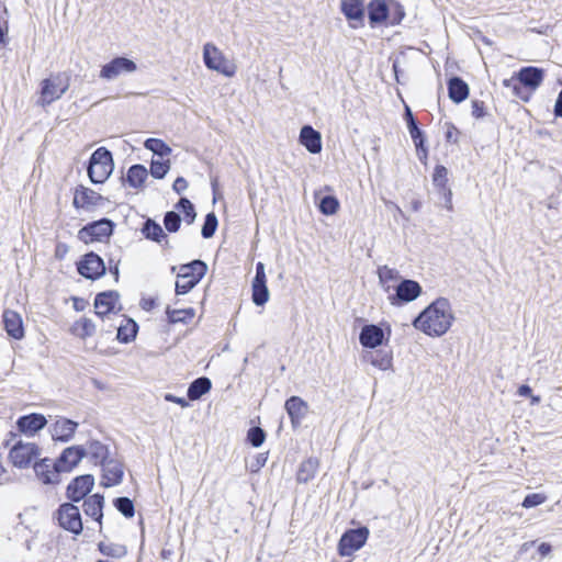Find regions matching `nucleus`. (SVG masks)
Wrapping results in <instances>:
<instances>
[{
  "mask_svg": "<svg viewBox=\"0 0 562 562\" xmlns=\"http://www.w3.org/2000/svg\"><path fill=\"white\" fill-rule=\"evenodd\" d=\"M2 322L7 334L11 338L21 340L24 337L23 321L19 313L5 310L2 315Z\"/></svg>",
  "mask_w": 562,
  "mask_h": 562,
  "instance_id": "5701e85b",
  "label": "nucleus"
},
{
  "mask_svg": "<svg viewBox=\"0 0 562 562\" xmlns=\"http://www.w3.org/2000/svg\"><path fill=\"white\" fill-rule=\"evenodd\" d=\"M218 225L217 217L214 212L207 213L202 225L201 235L209 239L214 236Z\"/></svg>",
  "mask_w": 562,
  "mask_h": 562,
  "instance_id": "09e8293b",
  "label": "nucleus"
},
{
  "mask_svg": "<svg viewBox=\"0 0 562 562\" xmlns=\"http://www.w3.org/2000/svg\"><path fill=\"white\" fill-rule=\"evenodd\" d=\"M359 341L362 347L374 349L383 344L384 331L379 325H364L361 328Z\"/></svg>",
  "mask_w": 562,
  "mask_h": 562,
  "instance_id": "4be33fe9",
  "label": "nucleus"
},
{
  "mask_svg": "<svg viewBox=\"0 0 562 562\" xmlns=\"http://www.w3.org/2000/svg\"><path fill=\"white\" fill-rule=\"evenodd\" d=\"M423 293L422 285L412 279H402L387 295V301L392 306H403L415 301Z\"/></svg>",
  "mask_w": 562,
  "mask_h": 562,
  "instance_id": "423d86ee",
  "label": "nucleus"
},
{
  "mask_svg": "<svg viewBox=\"0 0 562 562\" xmlns=\"http://www.w3.org/2000/svg\"><path fill=\"white\" fill-rule=\"evenodd\" d=\"M211 387V380L206 376H200L190 383L187 391L188 398L191 401H196L204 394L209 393Z\"/></svg>",
  "mask_w": 562,
  "mask_h": 562,
  "instance_id": "473e14b6",
  "label": "nucleus"
},
{
  "mask_svg": "<svg viewBox=\"0 0 562 562\" xmlns=\"http://www.w3.org/2000/svg\"><path fill=\"white\" fill-rule=\"evenodd\" d=\"M448 95L454 103H461L469 97V85L460 77L454 76L448 80Z\"/></svg>",
  "mask_w": 562,
  "mask_h": 562,
  "instance_id": "cd10ccee",
  "label": "nucleus"
},
{
  "mask_svg": "<svg viewBox=\"0 0 562 562\" xmlns=\"http://www.w3.org/2000/svg\"><path fill=\"white\" fill-rule=\"evenodd\" d=\"M176 209L183 213V218L188 224H192L196 217V212L192 202L187 198H180Z\"/></svg>",
  "mask_w": 562,
  "mask_h": 562,
  "instance_id": "49530a36",
  "label": "nucleus"
},
{
  "mask_svg": "<svg viewBox=\"0 0 562 562\" xmlns=\"http://www.w3.org/2000/svg\"><path fill=\"white\" fill-rule=\"evenodd\" d=\"M406 125H407L408 132H412V131H415V130L419 128L418 125H417V121L415 119H412L411 121H407Z\"/></svg>",
  "mask_w": 562,
  "mask_h": 562,
  "instance_id": "338daca9",
  "label": "nucleus"
},
{
  "mask_svg": "<svg viewBox=\"0 0 562 562\" xmlns=\"http://www.w3.org/2000/svg\"><path fill=\"white\" fill-rule=\"evenodd\" d=\"M169 323H187L188 321L194 317V310L192 307L183 308V310H172L167 307L166 311Z\"/></svg>",
  "mask_w": 562,
  "mask_h": 562,
  "instance_id": "ea45409f",
  "label": "nucleus"
},
{
  "mask_svg": "<svg viewBox=\"0 0 562 562\" xmlns=\"http://www.w3.org/2000/svg\"><path fill=\"white\" fill-rule=\"evenodd\" d=\"M389 0H371L368 3V19L369 24L372 29L386 23L390 16V10L387 9Z\"/></svg>",
  "mask_w": 562,
  "mask_h": 562,
  "instance_id": "412c9836",
  "label": "nucleus"
},
{
  "mask_svg": "<svg viewBox=\"0 0 562 562\" xmlns=\"http://www.w3.org/2000/svg\"><path fill=\"white\" fill-rule=\"evenodd\" d=\"M103 505H104V497L103 495L97 493L83 502V512L87 516L93 518L94 520L101 522V519L103 517Z\"/></svg>",
  "mask_w": 562,
  "mask_h": 562,
  "instance_id": "c85d7f7f",
  "label": "nucleus"
},
{
  "mask_svg": "<svg viewBox=\"0 0 562 562\" xmlns=\"http://www.w3.org/2000/svg\"><path fill=\"white\" fill-rule=\"evenodd\" d=\"M165 400L167 402L176 403V404L180 405L181 407H188L189 406V403H188V401L184 397H178V396H176L173 394H170V393H167L165 395Z\"/></svg>",
  "mask_w": 562,
  "mask_h": 562,
  "instance_id": "4d7b16f0",
  "label": "nucleus"
},
{
  "mask_svg": "<svg viewBox=\"0 0 562 562\" xmlns=\"http://www.w3.org/2000/svg\"><path fill=\"white\" fill-rule=\"evenodd\" d=\"M70 78L66 72H57L49 78L42 80L37 105L45 108L54 101L59 100L68 90Z\"/></svg>",
  "mask_w": 562,
  "mask_h": 562,
  "instance_id": "20e7f679",
  "label": "nucleus"
},
{
  "mask_svg": "<svg viewBox=\"0 0 562 562\" xmlns=\"http://www.w3.org/2000/svg\"><path fill=\"white\" fill-rule=\"evenodd\" d=\"M101 467L103 471L101 485L104 487H111L122 482L124 470L121 462L109 459L102 463Z\"/></svg>",
  "mask_w": 562,
  "mask_h": 562,
  "instance_id": "6ab92c4d",
  "label": "nucleus"
},
{
  "mask_svg": "<svg viewBox=\"0 0 562 562\" xmlns=\"http://www.w3.org/2000/svg\"><path fill=\"white\" fill-rule=\"evenodd\" d=\"M453 321L449 300L438 297L415 317L413 326L430 337H440L450 329Z\"/></svg>",
  "mask_w": 562,
  "mask_h": 562,
  "instance_id": "f03ea898",
  "label": "nucleus"
},
{
  "mask_svg": "<svg viewBox=\"0 0 562 562\" xmlns=\"http://www.w3.org/2000/svg\"><path fill=\"white\" fill-rule=\"evenodd\" d=\"M367 359L372 366L380 370H387L392 366V356L384 351L370 352Z\"/></svg>",
  "mask_w": 562,
  "mask_h": 562,
  "instance_id": "a19ab883",
  "label": "nucleus"
},
{
  "mask_svg": "<svg viewBox=\"0 0 562 562\" xmlns=\"http://www.w3.org/2000/svg\"><path fill=\"white\" fill-rule=\"evenodd\" d=\"M554 115L562 117V90L559 92L554 104Z\"/></svg>",
  "mask_w": 562,
  "mask_h": 562,
  "instance_id": "680f3d73",
  "label": "nucleus"
},
{
  "mask_svg": "<svg viewBox=\"0 0 562 562\" xmlns=\"http://www.w3.org/2000/svg\"><path fill=\"white\" fill-rule=\"evenodd\" d=\"M252 302L257 306H263L269 300V290L267 286V280H252Z\"/></svg>",
  "mask_w": 562,
  "mask_h": 562,
  "instance_id": "e433bc0d",
  "label": "nucleus"
},
{
  "mask_svg": "<svg viewBox=\"0 0 562 562\" xmlns=\"http://www.w3.org/2000/svg\"><path fill=\"white\" fill-rule=\"evenodd\" d=\"M532 390L529 385L522 384L518 387L517 394L522 397L531 396Z\"/></svg>",
  "mask_w": 562,
  "mask_h": 562,
  "instance_id": "0e129e2a",
  "label": "nucleus"
},
{
  "mask_svg": "<svg viewBox=\"0 0 562 562\" xmlns=\"http://www.w3.org/2000/svg\"><path fill=\"white\" fill-rule=\"evenodd\" d=\"M140 305H142V307H143L144 310H146V311H150L151 308H154V307H155V305H156V301H155V299H151V297H149V299H143V300H142V302H140Z\"/></svg>",
  "mask_w": 562,
  "mask_h": 562,
  "instance_id": "69168bd1",
  "label": "nucleus"
},
{
  "mask_svg": "<svg viewBox=\"0 0 562 562\" xmlns=\"http://www.w3.org/2000/svg\"><path fill=\"white\" fill-rule=\"evenodd\" d=\"M72 302H74V308L77 312L83 311L88 305V302L85 299H80V297H72Z\"/></svg>",
  "mask_w": 562,
  "mask_h": 562,
  "instance_id": "052dcab7",
  "label": "nucleus"
},
{
  "mask_svg": "<svg viewBox=\"0 0 562 562\" xmlns=\"http://www.w3.org/2000/svg\"><path fill=\"white\" fill-rule=\"evenodd\" d=\"M113 505L126 518H132L135 514L134 503L128 497H117L114 499Z\"/></svg>",
  "mask_w": 562,
  "mask_h": 562,
  "instance_id": "de8ad7c7",
  "label": "nucleus"
},
{
  "mask_svg": "<svg viewBox=\"0 0 562 562\" xmlns=\"http://www.w3.org/2000/svg\"><path fill=\"white\" fill-rule=\"evenodd\" d=\"M319 212L324 215H334L339 209V201L334 195H324L318 200Z\"/></svg>",
  "mask_w": 562,
  "mask_h": 562,
  "instance_id": "c03bdc74",
  "label": "nucleus"
},
{
  "mask_svg": "<svg viewBox=\"0 0 562 562\" xmlns=\"http://www.w3.org/2000/svg\"><path fill=\"white\" fill-rule=\"evenodd\" d=\"M46 424L47 420L45 416L37 413L23 415L16 420L19 431L27 436H34L36 432L42 430Z\"/></svg>",
  "mask_w": 562,
  "mask_h": 562,
  "instance_id": "a211bd4d",
  "label": "nucleus"
},
{
  "mask_svg": "<svg viewBox=\"0 0 562 562\" xmlns=\"http://www.w3.org/2000/svg\"><path fill=\"white\" fill-rule=\"evenodd\" d=\"M136 69L137 65L134 60L124 56H119L101 67L99 77L101 79L111 81L115 80L122 75L132 74L136 71Z\"/></svg>",
  "mask_w": 562,
  "mask_h": 562,
  "instance_id": "9b49d317",
  "label": "nucleus"
},
{
  "mask_svg": "<svg viewBox=\"0 0 562 562\" xmlns=\"http://www.w3.org/2000/svg\"><path fill=\"white\" fill-rule=\"evenodd\" d=\"M114 226V223L106 217L93 221L79 229L78 238L85 244L104 241L113 234Z\"/></svg>",
  "mask_w": 562,
  "mask_h": 562,
  "instance_id": "0eeeda50",
  "label": "nucleus"
},
{
  "mask_svg": "<svg viewBox=\"0 0 562 562\" xmlns=\"http://www.w3.org/2000/svg\"><path fill=\"white\" fill-rule=\"evenodd\" d=\"M103 198L95 191L79 186L75 190L72 204L76 209L91 210L98 206Z\"/></svg>",
  "mask_w": 562,
  "mask_h": 562,
  "instance_id": "f3484780",
  "label": "nucleus"
},
{
  "mask_svg": "<svg viewBox=\"0 0 562 562\" xmlns=\"http://www.w3.org/2000/svg\"><path fill=\"white\" fill-rule=\"evenodd\" d=\"M317 469L318 460L314 458H308L307 460L301 463L299 471L296 473V481L299 483H307L315 476Z\"/></svg>",
  "mask_w": 562,
  "mask_h": 562,
  "instance_id": "f704fd0d",
  "label": "nucleus"
},
{
  "mask_svg": "<svg viewBox=\"0 0 562 562\" xmlns=\"http://www.w3.org/2000/svg\"><path fill=\"white\" fill-rule=\"evenodd\" d=\"M254 280H267L265 272V265L262 262H257L256 265V274Z\"/></svg>",
  "mask_w": 562,
  "mask_h": 562,
  "instance_id": "bf43d9fd",
  "label": "nucleus"
},
{
  "mask_svg": "<svg viewBox=\"0 0 562 562\" xmlns=\"http://www.w3.org/2000/svg\"><path fill=\"white\" fill-rule=\"evenodd\" d=\"M472 116L475 119H483L486 115L484 102L481 100H473L472 104Z\"/></svg>",
  "mask_w": 562,
  "mask_h": 562,
  "instance_id": "5fc2aeb1",
  "label": "nucleus"
},
{
  "mask_svg": "<svg viewBox=\"0 0 562 562\" xmlns=\"http://www.w3.org/2000/svg\"><path fill=\"white\" fill-rule=\"evenodd\" d=\"M340 10L348 21L363 25L366 12L363 0H341Z\"/></svg>",
  "mask_w": 562,
  "mask_h": 562,
  "instance_id": "a878e982",
  "label": "nucleus"
},
{
  "mask_svg": "<svg viewBox=\"0 0 562 562\" xmlns=\"http://www.w3.org/2000/svg\"><path fill=\"white\" fill-rule=\"evenodd\" d=\"M78 272L86 279L97 280L104 276L105 265L103 259L95 252L86 254L78 262Z\"/></svg>",
  "mask_w": 562,
  "mask_h": 562,
  "instance_id": "ddd939ff",
  "label": "nucleus"
},
{
  "mask_svg": "<svg viewBox=\"0 0 562 562\" xmlns=\"http://www.w3.org/2000/svg\"><path fill=\"white\" fill-rule=\"evenodd\" d=\"M265 439L266 432L260 427H251L247 432V440L255 448L260 447L265 442Z\"/></svg>",
  "mask_w": 562,
  "mask_h": 562,
  "instance_id": "603ef678",
  "label": "nucleus"
},
{
  "mask_svg": "<svg viewBox=\"0 0 562 562\" xmlns=\"http://www.w3.org/2000/svg\"><path fill=\"white\" fill-rule=\"evenodd\" d=\"M544 501H546V497L542 494L532 493V494H528L524 498L522 506L525 508H532V507H536L538 505H541Z\"/></svg>",
  "mask_w": 562,
  "mask_h": 562,
  "instance_id": "864d4df0",
  "label": "nucleus"
},
{
  "mask_svg": "<svg viewBox=\"0 0 562 562\" xmlns=\"http://www.w3.org/2000/svg\"><path fill=\"white\" fill-rule=\"evenodd\" d=\"M378 277L379 283L383 291L387 293V295L393 291L394 286L391 282H400L402 280L400 272L387 266H381L378 268Z\"/></svg>",
  "mask_w": 562,
  "mask_h": 562,
  "instance_id": "c756f323",
  "label": "nucleus"
},
{
  "mask_svg": "<svg viewBox=\"0 0 562 562\" xmlns=\"http://www.w3.org/2000/svg\"><path fill=\"white\" fill-rule=\"evenodd\" d=\"M99 551L106 557L121 559L126 555L127 549L123 544L101 541L98 544Z\"/></svg>",
  "mask_w": 562,
  "mask_h": 562,
  "instance_id": "4c0bfd02",
  "label": "nucleus"
},
{
  "mask_svg": "<svg viewBox=\"0 0 562 562\" xmlns=\"http://www.w3.org/2000/svg\"><path fill=\"white\" fill-rule=\"evenodd\" d=\"M144 146L146 149L159 156V158H164L171 154V148L164 140L158 138L146 139Z\"/></svg>",
  "mask_w": 562,
  "mask_h": 562,
  "instance_id": "37998d69",
  "label": "nucleus"
},
{
  "mask_svg": "<svg viewBox=\"0 0 562 562\" xmlns=\"http://www.w3.org/2000/svg\"><path fill=\"white\" fill-rule=\"evenodd\" d=\"M38 454L40 448L36 443L18 440L10 449L9 458L14 467L24 469L27 468Z\"/></svg>",
  "mask_w": 562,
  "mask_h": 562,
  "instance_id": "9d476101",
  "label": "nucleus"
},
{
  "mask_svg": "<svg viewBox=\"0 0 562 562\" xmlns=\"http://www.w3.org/2000/svg\"><path fill=\"white\" fill-rule=\"evenodd\" d=\"M148 170L145 166L136 164L128 168L126 173V182L133 189L140 188L147 179Z\"/></svg>",
  "mask_w": 562,
  "mask_h": 562,
  "instance_id": "72a5a7b5",
  "label": "nucleus"
},
{
  "mask_svg": "<svg viewBox=\"0 0 562 562\" xmlns=\"http://www.w3.org/2000/svg\"><path fill=\"white\" fill-rule=\"evenodd\" d=\"M137 331H138L137 323L134 319L128 318L125 321L124 325L121 324L117 327L116 338L120 342L128 344L135 339Z\"/></svg>",
  "mask_w": 562,
  "mask_h": 562,
  "instance_id": "c9c22d12",
  "label": "nucleus"
},
{
  "mask_svg": "<svg viewBox=\"0 0 562 562\" xmlns=\"http://www.w3.org/2000/svg\"><path fill=\"white\" fill-rule=\"evenodd\" d=\"M409 135L415 144L419 160L424 161L428 155L427 148L425 146L426 137L424 132L420 128H418L409 132Z\"/></svg>",
  "mask_w": 562,
  "mask_h": 562,
  "instance_id": "a18cd8bd",
  "label": "nucleus"
},
{
  "mask_svg": "<svg viewBox=\"0 0 562 562\" xmlns=\"http://www.w3.org/2000/svg\"><path fill=\"white\" fill-rule=\"evenodd\" d=\"M114 168L112 153L105 147H99L90 157L88 176L93 183H103Z\"/></svg>",
  "mask_w": 562,
  "mask_h": 562,
  "instance_id": "39448f33",
  "label": "nucleus"
},
{
  "mask_svg": "<svg viewBox=\"0 0 562 562\" xmlns=\"http://www.w3.org/2000/svg\"><path fill=\"white\" fill-rule=\"evenodd\" d=\"M203 61L206 68L226 77H233L236 72V66L212 43H206L203 47Z\"/></svg>",
  "mask_w": 562,
  "mask_h": 562,
  "instance_id": "6e6552de",
  "label": "nucleus"
},
{
  "mask_svg": "<svg viewBox=\"0 0 562 562\" xmlns=\"http://www.w3.org/2000/svg\"><path fill=\"white\" fill-rule=\"evenodd\" d=\"M369 537L367 527H359L345 531L338 543V552L341 557H349L361 549Z\"/></svg>",
  "mask_w": 562,
  "mask_h": 562,
  "instance_id": "1a4fd4ad",
  "label": "nucleus"
},
{
  "mask_svg": "<svg viewBox=\"0 0 562 562\" xmlns=\"http://www.w3.org/2000/svg\"><path fill=\"white\" fill-rule=\"evenodd\" d=\"M78 428V423L66 418H58L50 427L52 438L54 441L69 442Z\"/></svg>",
  "mask_w": 562,
  "mask_h": 562,
  "instance_id": "2eb2a0df",
  "label": "nucleus"
},
{
  "mask_svg": "<svg viewBox=\"0 0 562 562\" xmlns=\"http://www.w3.org/2000/svg\"><path fill=\"white\" fill-rule=\"evenodd\" d=\"M188 181L183 177H178L172 184V189L178 194H181L188 189Z\"/></svg>",
  "mask_w": 562,
  "mask_h": 562,
  "instance_id": "6e6d98bb",
  "label": "nucleus"
},
{
  "mask_svg": "<svg viewBox=\"0 0 562 562\" xmlns=\"http://www.w3.org/2000/svg\"><path fill=\"white\" fill-rule=\"evenodd\" d=\"M432 183L442 194L445 206L452 210V192L448 188V169L442 165H437L432 173Z\"/></svg>",
  "mask_w": 562,
  "mask_h": 562,
  "instance_id": "aec40b11",
  "label": "nucleus"
},
{
  "mask_svg": "<svg viewBox=\"0 0 562 562\" xmlns=\"http://www.w3.org/2000/svg\"><path fill=\"white\" fill-rule=\"evenodd\" d=\"M206 271L207 265L200 259L181 265L176 282V294L183 295L190 292L205 276Z\"/></svg>",
  "mask_w": 562,
  "mask_h": 562,
  "instance_id": "7ed1b4c3",
  "label": "nucleus"
},
{
  "mask_svg": "<svg viewBox=\"0 0 562 562\" xmlns=\"http://www.w3.org/2000/svg\"><path fill=\"white\" fill-rule=\"evenodd\" d=\"M411 204H412L413 211H415V212H418L423 205L422 201H419V200H413Z\"/></svg>",
  "mask_w": 562,
  "mask_h": 562,
  "instance_id": "774afa93",
  "label": "nucleus"
},
{
  "mask_svg": "<svg viewBox=\"0 0 562 562\" xmlns=\"http://www.w3.org/2000/svg\"><path fill=\"white\" fill-rule=\"evenodd\" d=\"M284 408L293 428H297L308 413V404L300 396H291L285 401Z\"/></svg>",
  "mask_w": 562,
  "mask_h": 562,
  "instance_id": "dca6fc26",
  "label": "nucleus"
},
{
  "mask_svg": "<svg viewBox=\"0 0 562 562\" xmlns=\"http://www.w3.org/2000/svg\"><path fill=\"white\" fill-rule=\"evenodd\" d=\"M299 140L311 154H319L322 151V135L311 125H304L301 128Z\"/></svg>",
  "mask_w": 562,
  "mask_h": 562,
  "instance_id": "393cba45",
  "label": "nucleus"
},
{
  "mask_svg": "<svg viewBox=\"0 0 562 562\" xmlns=\"http://www.w3.org/2000/svg\"><path fill=\"white\" fill-rule=\"evenodd\" d=\"M551 550H552L551 544H550V543H547V542H542V543H540V544H539V547H538V552H539V554H540L542 558H544V557L549 555V554H550V552H551Z\"/></svg>",
  "mask_w": 562,
  "mask_h": 562,
  "instance_id": "e2e57ef3",
  "label": "nucleus"
},
{
  "mask_svg": "<svg viewBox=\"0 0 562 562\" xmlns=\"http://www.w3.org/2000/svg\"><path fill=\"white\" fill-rule=\"evenodd\" d=\"M142 234L147 238L156 243H161L165 240V247H169V241L167 239V235L164 232L160 224L151 218H147L142 227Z\"/></svg>",
  "mask_w": 562,
  "mask_h": 562,
  "instance_id": "7c9ffc66",
  "label": "nucleus"
},
{
  "mask_svg": "<svg viewBox=\"0 0 562 562\" xmlns=\"http://www.w3.org/2000/svg\"><path fill=\"white\" fill-rule=\"evenodd\" d=\"M87 457L83 446H70L65 448L56 460L44 458L34 463L36 476L44 484H58L61 473L71 472Z\"/></svg>",
  "mask_w": 562,
  "mask_h": 562,
  "instance_id": "f257e3e1",
  "label": "nucleus"
},
{
  "mask_svg": "<svg viewBox=\"0 0 562 562\" xmlns=\"http://www.w3.org/2000/svg\"><path fill=\"white\" fill-rule=\"evenodd\" d=\"M119 293L116 291H104L98 293L94 299L95 314L104 318L111 314L115 307V303L119 301Z\"/></svg>",
  "mask_w": 562,
  "mask_h": 562,
  "instance_id": "b1692460",
  "label": "nucleus"
},
{
  "mask_svg": "<svg viewBox=\"0 0 562 562\" xmlns=\"http://www.w3.org/2000/svg\"><path fill=\"white\" fill-rule=\"evenodd\" d=\"M87 456L97 464H102L109 460V448L99 440H91L87 443Z\"/></svg>",
  "mask_w": 562,
  "mask_h": 562,
  "instance_id": "2f4dec72",
  "label": "nucleus"
},
{
  "mask_svg": "<svg viewBox=\"0 0 562 562\" xmlns=\"http://www.w3.org/2000/svg\"><path fill=\"white\" fill-rule=\"evenodd\" d=\"M110 273L114 276L115 281H119L120 269L119 261H114L112 258L109 259Z\"/></svg>",
  "mask_w": 562,
  "mask_h": 562,
  "instance_id": "13d9d810",
  "label": "nucleus"
},
{
  "mask_svg": "<svg viewBox=\"0 0 562 562\" xmlns=\"http://www.w3.org/2000/svg\"><path fill=\"white\" fill-rule=\"evenodd\" d=\"M543 77V70L532 66L522 67L517 74L519 83L530 89L538 88L541 85Z\"/></svg>",
  "mask_w": 562,
  "mask_h": 562,
  "instance_id": "bb28decb",
  "label": "nucleus"
},
{
  "mask_svg": "<svg viewBox=\"0 0 562 562\" xmlns=\"http://www.w3.org/2000/svg\"><path fill=\"white\" fill-rule=\"evenodd\" d=\"M387 9L390 16L386 23L391 26L398 25L405 18L404 7L396 0H389Z\"/></svg>",
  "mask_w": 562,
  "mask_h": 562,
  "instance_id": "79ce46f5",
  "label": "nucleus"
},
{
  "mask_svg": "<svg viewBox=\"0 0 562 562\" xmlns=\"http://www.w3.org/2000/svg\"><path fill=\"white\" fill-rule=\"evenodd\" d=\"M164 225L166 229L170 233H176L179 231L181 225V217L176 211H168L164 216Z\"/></svg>",
  "mask_w": 562,
  "mask_h": 562,
  "instance_id": "3c124183",
  "label": "nucleus"
},
{
  "mask_svg": "<svg viewBox=\"0 0 562 562\" xmlns=\"http://www.w3.org/2000/svg\"><path fill=\"white\" fill-rule=\"evenodd\" d=\"M170 169L169 160L153 159L150 162V175L156 179H162Z\"/></svg>",
  "mask_w": 562,
  "mask_h": 562,
  "instance_id": "8fccbe9b",
  "label": "nucleus"
},
{
  "mask_svg": "<svg viewBox=\"0 0 562 562\" xmlns=\"http://www.w3.org/2000/svg\"><path fill=\"white\" fill-rule=\"evenodd\" d=\"M57 519L59 526L65 530L75 535L82 532V520L79 508L76 505L71 503L61 504L57 510Z\"/></svg>",
  "mask_w": 562,
  "mask_h": 562,
  "instance_id": "f8f14e48",
  "label": "nucleus"
},
{
  "mask_svg": "<svg viewBox=\"0 0 562 562\" xmlns=\"http://www.w3.org/2000/svg\"><path fill=\"white\" fill-rule=\"evenodd\" d=\"M94 477L91 474H83L75 477L67 486V497L77 503L83 499L92 490Z\"/></svg>",
  "mask_w": 562,
  "mask_h": 562,
  "instance_id": "4468645a",
  "label": "nucleus"
},
{
  "mask_svg": "<svg viewBox=\"0 0 562 562\" xmlns=\"http://www.w3.org/2000/svg\"><path fill=\"white\" fill-rule=\"evenodd\" d=\"M72 333L79 338L85 339L87 337H91L95 333V325L90 318L83 317L75 323L72 326Z\"/></svg>",
  "mask_w": 562,
  "mask_h": 562,
  "instance_id": "58836bf2",
  "label": "nucleus"
}]
</instances>
